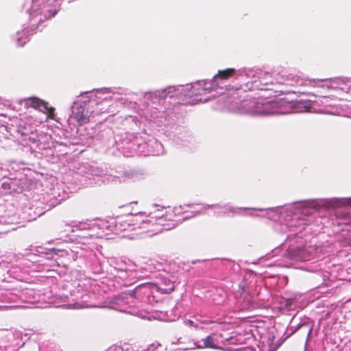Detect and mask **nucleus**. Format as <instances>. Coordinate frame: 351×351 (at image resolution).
Masks as SVG:
<instances>
[{"instance_id": "393cba45", "label": "nucleus", "mask_w": 351, "mask_h": 351, "mask_svg": "<svg viewBox=\"0 0 351 351\" xmlns=\"http://www.w3.org/2000/svg\"><path fill=\"white\" fill-rule=\"evenodd\" d=\"M154 145H155V146H156V147H161V146H162V145H161V144H160V143L157 142V141H154Z\"/></svg>"}, {"instance_id": "f03ea898", "label": "nucleus", "mask_w": 351, "mask_h": 351, "mask_svg": "<svg viewBox=\"0 0 351 351\" xmlns=\"http://www.w3.org/2000/svg\"><path fill=\"white\" fill-rule=\"evenodd\" d=\"M250 107H254V108L251 109L249 112L254 114H281L285 112L280 109L278 102L271 101L265 103H257L255 106V102L252 101L250 104Z\"/></svg>"}, {"instance_id": "f257e3e1", "label": "nucleus", "mask_w": 351, "mask_h": 351, "mask_svg": "<svg viewBox=\"0 0 351 351\" xmlns=\"http://www.w3.org/2000/svg\"><path fill=\"white\" fill-rule=\"evenodd\" d=\"M235 73L234 69H227L223 71H219L213 80L208 82L205 81H198L191 86H186L182 88V91L185 96L193 97L194 96L202 95L204 92H210L212 90H216L218 87L221 88L219 80L228 79Z\"/></svg>"}, {"instance_id": "39448f33", "label": "nucleus", "mask_w": 351, "mask_h": 351, "mask_svg": "<svg viewBox=\"0 0 351 351\" xmlns=\"http://www.w3.org/2000/svg\"><path fill=\"white\" fill-rule=\"evenodd\" d=\"M86 102L83 103L74 102L72 110V117L77 121L80 125H84L90 121V118L93 111L86 107Z\"/></svg>"}, {"instance_id": "7ed1b4c3", "label": "nucleus", "mask_w": 351, "mask_h": 351, "mask_svg": "<svg viewBox=\"0 0 351 351\" xmlns=\"http://www.w3.org/2000/svg\"><path fill=\"white\" fill-rule=\"evenodd\" d=\"M43 2V0H32V6L29 9V14H43L45 19L49 20L57 13L58 9L56 6H52L50 3H43L41 7Z\"/></svg>"}, {"instance_id": "423d86ee", "label": "nucleus", "mask_w": 351, "mask_h": 351, "mask_svg": "<svg viewBox=\"0 0 351 351\" xmlns=\"http://www.w3.org/2000/svg\"><path fill=\"white\" fill-rule=\"evenodd\" d=\"M178 90L176 89L174 87H169L167 89L158 90L153 93H147L145 95L144 99L146 102H151L152 104H156L158 102L160 99H163L167 96L170 97H173L175 95H178L177 91Z\"/></svg>"}, {"instance_id": "0eeeda50", "label": "nucleus", "mask_w": 351, "mask_h": 351, "mask_svg": "<svg viewBox=\"0 0 351 351\" xmlns=\"http://www.w3.org/2000/svg\"><path fill=\"white\" fill-rule=\"evenodd\" d=\"M235 73L232 75L231 76H236V78L238 79L239 77H246L247 79H249L250 80L247 82V83H251L252 81H254V80H257V78H262V75H269V73L263 72L261 70H254L252 69H247V68H243L240 69L239 70H235Z\"/></svg>"}, {"instance_id": "412c9836", "label": "nucleus", "mask_w": 351, "mask_h": 351, "mask_svg": "<svg viewBox=\"0 0 351 351\" xmlns=\"http://www.w3.org/2000/svg\"><path fill=\"white\" fill-rule=\"evenodd\" d=\"M2 188L4 189L5 190H10L11 189V186H10V182H3L2 184Z\"/></svg>"}, {"instance_id": "a878e982", "label": "nucleus", "mask_w": 351, "mask_h": 351, "mask_svg": "<svg viewBox=\"0 0 351 351\" xmlns=\"http://www.w3.org/2000/svg\"><path fill=\"white\" fill-rule=\"evenodd\" d=\"M0 171H5V172L6 171H5L3 169L0 168Z\"/></svg>"}, {"instance_id": "6ab92c4d", "label": "nucleus", "mask_w": 351, "mask_h": 351, "mask_svg": "<svg viewBox=\"0 0 351 351\" xmlns=\"http://www.w3.org/2000/svg\"><path fill=\"white\" fill-rule=\"evenodd\" d=\"M184 324L186 326H190V327L194 326V327L197 328V324H195L194 322L191 319H185Z\"/></svg>"}, {"instance_id": "9b49d317", "label": "nucleus", "mask_w": 351, "mask_h": 351, "mask_svg": "<svg viewBox=\"0 0 351 351\" xmlns=\"http://www.w3.org/2000/svg\"><path fill=\"white\" fill-rule=\"evenodd\" d=\"M160 291L163 293H170L174 290L173 284L169 280H165L159 287Z\"/></svg>"}, {"instance_id": "5701e85b", "label": "nucleus", "mask_w": 351, "mask_h": 351, "mask_svg": "<svg viewBox=\"0 0 351 351\" xmlns=\"http://www.w3.org/2000/svg\"><path fill=\"white\" fill-rule=\"evenodd\" d=\"M304 250H301V254H300V258L303 260V261H306L307 260V258L305 256V255L304 254Z\"/></svg>"}, {"instance_id": "6e6552de", "label": "nucleus", "mask_w": 351, "mask_h": 351, "mask_svg": "<svg viewBox=\"0 0 351 351\" xmlns=\"http://www.w3.org/2000/svg\"><path fill=\"white\" fill-rule=\"evenodd\" d=\"M196 347L197 348H213L217 349V346L216 345V339L215 338V335L212 334L206 337V339L199 341L196 343Z\"/></svg>"}, {"instance_id": "dca6fc26", "label": "nucleus", "mask_w": 351, "mask_h": 351, "mask_svg": "<svg viewBox=\"0 0 351 351\" xmlns=\"http://www.w3.org/2000/svg\"><path fill=\"white\" fill-rule=\"evenodd\" d=\"M152 217H148V219H150ZM154 219L153 220H156L154 222L155 223H158V226H149V228H158L160 230L158 231V232H161L162 230V228H160L161 226V223H160V221H162V219L161 218H158V219H156L157 218V216H155V217H152Z\"/></svg>"}, {"instance_id": "a211bd4d", "label": "nucleus", "mask_w": 351, "mask_h": 351, "mask_svg": "<svg viewBox=\"0 0 351 351\" xmlns=\"http://www.w3.org/2000/svg\"><path fill=\"white\" fill-rule=\"evenodd\" d=\"M41 101L38 99H34L32 100L31 106L34 108H38L40 106V104Z\"/></svg>"}, {"instance_id": "1a4fd4ad", "label": "nucleus", "mask_w": 351, "mask_h": 351, "mask_svg": "<svg viewBox=\"0 0 351 351\" xmlns=\"http://www.w3.org/2000/svg\"><path fill=\"white\" fill-rule=\"evenodd\" d=\"M44 138L43 136L39 135L37 136V138H35L34 136L29 137V141L31 143L29 145L32 149L35 150H43L47 148V145L45 143L42 141V139Z\"/></svg>"}, {"instance_id": "4be33fe9", "label": "nucleus", "mask_w": 351, "mask_h": 351, "mask_svg": "<svg viewBox=\"0 0 351 351\" xmlns=\"http://www.w3.org/2000/svg\"><path fill=\"white\" fill-rule=\"evenodd\" d=\"M23 36H19L18 38H17V43H18V45L19 46H23V45L25 43V40L23 41Z\"/></svg>"}, {"instance_id": "ddd939ff", "label": "nucleus", "mask_w": 351, "mask_h": 351, "mask_svg": "<svg viewBox=\"0 0 351 351\" xmlns=\"http://www.w3.org/2000/svg\"><path fill=\"white\" fill-rule=\"evenodd\" d=\"M140 288H141V286H138L134 290H128V291H125L124 293V294H125L127 295H130L132 298H136Z\"/></svg>"}, {"instance_id": "f8f14e48", "label": "nucleus", "mask_w": 351, "mask_h": 351, "mask_svg": "<svg viewBox=\"0 0 351 351\" xmlns=\"http://www.w3.org/2000/svg\"><path fill=\"white\" fill-rule=\"evenodd\" d=\"M348 204L351 205V198H333L330 199L329 206L335 207V206H341L343 204Z\"/></svg>"}, {"instance_id": "f3484780", "label": "nucleus", "mask_w": 351, "mask_h": 351, "mask_svg": "<svg viewBox=\"0 0 351 351\" xmlns=\"http://www.w3.org/2000/svg\"><path fill=\"white\" fill-rule=\"evenodd\" d=\"M302 203L306 207H310L311 208H315V202L314 200L304 201V202H302Z\"/></svg>"}, {"instance_id": "9d476101", "label": "nucleus", "mask_w": 351, "mask_h": 351, "mask_svg": "<svg viewBox=\"0 0 351 351\" xmlns=\"http://www.w3.org/2000/svg\"><path fill=\"white\" fill-rule=\"evenodd\" d=\"M271 75L269 73V75H262V78H257V80H254L252 81V84H254L253 87H250L249 89L256 88L262 89V85H268L272 82L270 80Z\"/></svg>"}, {"instance_id": "aec40b11", "label": "nucleus", "mask_w": 351, "mask_h": 351, "mask_svg": "<svg viewBox=\"0 0 351 351\" xmlns=\"http://www.w3.org/2000/svg\"><path fill=\"white\" fill-rule=\"evenodd\" d=\"M18 132L21 134L22 136H27L29 134V130L27 128H23V129H19Z\"/></svg>"}, {"instance_id": "2eb2a0df", "label": "nucleus", "mask_w": 351, "mask_h": 351, "mask_svg": "<svg viewBox=\"0 0 351 351\" xmlns=\"http://www.w3.org/2000/svg\"><path fill=\"white\" fill-rule=\"evenodd\" d=\"M124 176L128 179H135L137 178L138 175L134 171H125L124 173Z\"/></svg>"}, {"instance_id": "4468645a", "label": "nucleus", "mask_w": 351, "mask_h": 351, "mask_svg": "<svg viewBox=\"0 0 351 351\" xmlns=\"http://www.w3.org/2000/svg\"><path fill=\"white\" fill-rule=\"evenodd\" d=\"M37 27L36 24H33L31 27H26L23 31V34H33V31Z\"/></svg>"}, {"instance_id": "b1692460", "label": "nucleus", "mask_w": 351, "mask_h": 351, "mask_svg": "<svg viewBox=\"0 0 351 351\" xmlns=\"http://www.w3.org/2000/svg\"><path fill=\"white\" fill-rule=\"evenodd\" d=\"M82 307L83 306H80L79 304H73V308H82Z\"/></svg>"}, {"instance_id": "20e7f679", "label": "nucleus", "mask_w": 351, "mask_h": 351, "mask_svg": "<svg viewBox=\"0 0 351 351\" xmlns=\"http://www.w3.org/2000/svg\"><path fill=\"white\" fill-rule=\"evenodd\" d=\"M132 221L134 222V225L137 226L142 229L144 232L150 233V235L156 234L160 230L158 228H149V226H157L158 223H155L156 220H153V217L148 219V216L145 215L142 213L133 215Z\"/></svg>"}]
</instances>
